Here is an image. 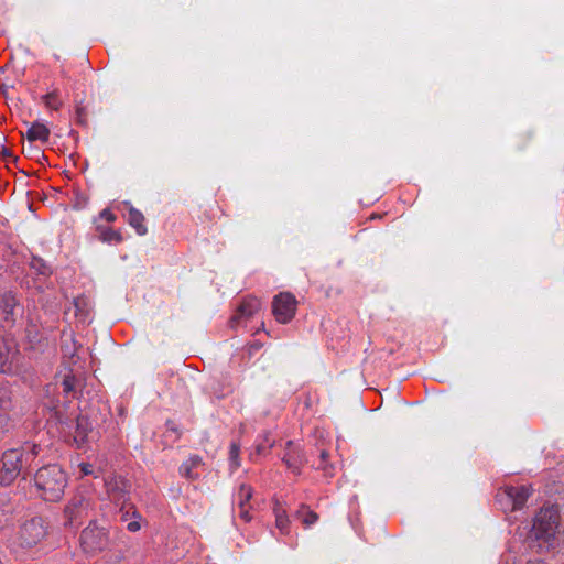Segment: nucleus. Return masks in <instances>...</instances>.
I'll return each instance as SVG.
<instances>
[{
	"label": "nucleus",
	"mask_w": 564,
	"mask_h": 564,
	"mask_svg": "<svg viewBox=\"0 0 564 564\" xmlns=\"http://www.w3.org/2000/svg\"><path fill=\"white\" fill-rule=\"evenodd\" d=\"M34 482L37 490L41 491L43 499L57 501L64 495V490L67 486V477L61 466L52 464L36 471Z\"/></svg>",
	"instance_id": "1"
},
{
	"label": "nucleus",
	"mask_w": 564,
	"mask_h": 564,
	"mask_svg": "<svg viewBox=\"0 0 564 564\" xmlns=\"http://www.w3.org/2000/svg\"><path fill=\"white\" fill-rule=\"evenodd\" d=\"M113 544L115 535L111 532V528L96 520L90 521L79 535L82 551L90 556L110 550Z\"/></svg>",
	"instance_id": "2"
},
{
	"label": "nucleus",
	"mask_w": 564,
	"mask_h": 564,
	"mask_svg": "<svg viewBox=\"0 0 564 564\" xmlns=\"http://www.w3.org/2000/svg\"><path fill=\"white\" fill-rule=\"evenodd\" d=\"M561 532L560 513L554 507L542 508L535 514L529 538L550 542Z\"/></svg>",
	"instance_id": "3"
},
{
	"label": "nucleus",
	"mask_w": 564,
	"mask_h": 564,
	"mask_svg": "<svg viewBox=\"0 0 564 564\" xmlns=\"http://www.w3.org/2000/svg\"><path fill=\"white\" fill-rule=\"evenodd\" d=\"M532 490L529 486H505L496 495L499 508L505 512L522 509Z\"/></svg>",
	"instance_id": "4"
},
{
	"label": "nucleus",
	"mask_w": 564,
	"mask_h": 564,
	"mask_svg": "<svg viewBox=\"0 0 564 564\" xmlns=\"http://www.w3.org/2000/svg\"><path fill=\"white\" fill-rule=\"evenodd\" d=\"M24 451L11 448L2 454L0 468V484L10 486L20 475L23 467Z\"/></svg>",
	"instance_id": "5"
},
{
	"label": "nucleus",
	"mask_w": 564,
	"mask_h": 564,
	"mask_svg": "<svg viewBox=\"0 0 564 564\" xmlns=\"http://www.w3.org/2000/svg\"><path fill=\"white\" fill-rule=\"evenodd\" d=\"M18 534L22 546L32 547L46 536L47 528L42 518L33 517L22 523Z\"/></svg>",
	"instance_id": "6"
},
{
	"label": "nucleus",
	"mask_w": 564,
	"mask_h": 564,
	"mask_svg": "<svg viewBox=\"0 0 564 564\" xmlns=\"http://www.w3.org/2000/svg\"><path fill=\"white\" fill-rule=\"evenodd\" d=\"M297 301L290 292H281L272 301V313L279 323L286 324L295 315Z\"/></svg>",
	"instance_id": "7"
},
{
	"label": "nucleus",
	"mask_w": 564,
	"mask_h": 564,
	"mask_svg": "<svg viewBox=\"0 0 564 564\" xmlns=\"http://www.w3.org/2000/svg\"><path fill=\"white\" fill-rule=\"evenodd\" d=\"M89 510L90 501L82 495L75 496L64 510L66 517L65 525H75L79 520L88 516Z\"/></svg>",
	"instance_id": "8"
},
{
	"label": "nucleus",
	"mask_w": 564,
	"mask_h": 564,
	"mask_svg": "<svg viewBox=\"0 0 564 564\" xmlns=\"http://www.w3.org/2000/svg\"><path fill=\"white\" fill-rule=\"evenodd\" d=\"M107 492L110 499L116 503L124 507L130 500V484L121 478L113 477L106 481Z\"/></svg>",
	"instance_id": "9"
},
{
	"label": "nucleus",
	"mask_w": 564,
	"mask_h": 564,
	"mask_svg": "<svg viewBox=\"0 0 564 564\" xmlns=\"http://www.w3.org/2000/svg\"><path fill=\"white\" fill-rule=\"evenodd\" d=\"M18 356L19 349L13 340L0 339V372H11L18 360Z\"/></svg>",
	"instance_id": "10"
},
{
	"label": "nucleus",
	"mask_w": 564,
	"mask_h": 564,
	"mask_svg": "<svg viewBox=\"0 0 564 564\" xmlns=\"http://www.w3.org/2000/svg\"><path fill=\"white\" fill-rule=\"evenodd\" d=\"M261 307L257 297H246L238 306L237 313L230 318L231 327H235L241 318H250Z\"/></svg>",
	"instance_id": "11"
},
{
	"label": "nucleus",
	"mask_w": 564,
	"mask_h": 564,
	"mask_svg": "<svg viewBox=\"0 0 564 564\" xmlns=\"http://www.w3.org/2000/svg\"><path fill=\"white\" fill-rule=\"evenodd\" d=\"M286 446L289 451L284 455L283 462L285 463L289 469H291L294 474L299 475L301 473L302 466L305 463L302 449L297 446H294V443L292 441H289L286 443Z\"/></svg>",
	"instance_id": "12"
},
{
	"label": "nucleus",
	"mask_w": 564,
	"mask_h": 564,
	"mask_svg": "<svg viewBox=\"0 0 564 564\" xmlns=\"http://www.w3.org/2000/svg\"><path fill=\"white\" fill-rule=\"evenodd\" d=\"M93 431V426L87 417L78 416L76 421V430L74 434V442L78 448H82L89 441V433Z\"/></svg>",
	"instance_id": "13"
},
{
	"label": "nucleus",
	"mask_w": 564,
	"mask_h": 564,
	"mask_svg": "<svg viewBox=\"0 0 564 564\" xmlns=\"http://www.w3.org/2000/svg\"><path fill=\"white\" fill-rule=\"evenodd\" d=\"M26 138L30 143L41 141L43 143L48 141L50 129L40 122H34L26 131Z\"/></svg>",
	"instance_id": "14"
},
{
	"label": "nucleus",
	"mask_w": 564,
	"mask_h": 564,
	"mask_svg": "<svg viewBox=\"0 0 564 564\" xmlns=\"http://www.w3.org/2000/svg\"><path fill=\"white\" fill-rule=\"evenodd\" d=\"M144 220L145 218L143 214L137 208L130 206L128 223L135 229L137 234L140 236L145 235L148 231L147 226L144 225Z\"/></svg>",
	"instance_id": "15"
},
{
	"label": "nucleus",
	"mask_w": 564,
	"mask_h": 564,
	"mask_svg": "<svg viewBox=\"0 0 564 564\" xmlns=\"http://www.w3.org/2000/svg\"><path fill=\"white\" fill-rule=\"evenodd\" d=\"M294 517L299 519L305 528H308L316 523L319 518L318 514L305 503H302L299 507Z\"/></svg>",
	"instance_id": "16"
},
{
	"label": "nucleus",
	"mask_w": 564,
	"mask_h": 564,
	"mask_svg": "<svg viewBox=\"0 0 564 564\" xmlns=\"http://www.w3.org/2000/svg\"><path fill=\"white\" fill-rule=\"evenodd\" d=\"M17 299L11 293H6L0 300V308L7 321L13 319L14 310L17 307Z\"/></svg>",
	"instance_id": "17"
},
{
	"label": "nucleus",
	"mask_w": 564,
	"mask_h": 564,
	"mask_svg": "<svg viewBox=\"0 0 564 564\" xmlns=\"http://www.w3.org/2000/svg\"><path fill=\"white\" fill-rule=\"evenodd\" d=\"M224 215L223 209L217 203H214L204 212V216L202 218V223L206 225L213 224L216 219L220 218Z\"/></svg>",
	"instance_id": "18"
},
{
	"label": "nucleus",
	"mask_w": 564,
	"mask_h": 564,
	"mask_svg": "<svg viewBox=\"0 0 564 564\" xmlns=\"http://www.w3.org/2000/svg\"><path fill=\"white\" fill-rule=\"evenodd\" d=\"M99 238L104 242H116L119 243L122 241V236L119 231L113 230L110 227H99Z\"/></svg>",
	"instance_id": "19"
},
{
	"label": "nucleus",
	"mask_w": 564,
	"mask_h": 564,
	"mask_svg": "<svg viewBox=\"0 0 564 564\" xmlns=\"http://www.w3.org/2000/svg\"><path fill=\"white\" fill-rule=\"evenodd\" d=\"M73 303L75 306L76 315L82 317L83 321L86 319L90 311L89 301L85 296H77L74 299Z\"/></svg>",
	"instance_id": "20"
},
{
	"label": "nucleus",
	"mask_w": 564,
	"mask_h": 564,
	"mask_svg": "<svg viewBox=\"0 0 564 564\" xmlns=\"http://www.w3.org/2000/svg\"><path fill=\"white\" fill-rule=\"evenodd\" d=\"M274 513H275V525H276V528L282 533H288L289 532L290 520H289V517L286 514V511L284 509H281V508L276 507L274 509Z\"/></svg>",
	"instance_id": "21"
},
{
	"label": "nucleus",
	"mask_w": 564,
	"mask_h": 564,
	"mask_svg": "<svg viewBox=\"0 0 564 564\" xmlns=\"http://www.w3.org/2000/svg\"><path fill=\"white\" fill-rule=\"evenodd\" d=\"M43 101L48 109L58 110L63 106L59 99L58 90L54 89L43 96Z\"/></svg>",
	"instance_id": "22"
},
{
	"label": "nucleus",
	"mask_w": 564,
	"mask_h": 564,
	"mask_svg": "<svg viewBox=\"0 0 564 564\" xmlns=\"http://www.w3.org/2000/svg\"><path fill=\"white\" fill-rule=\"evenodd\" d=\"M253 490L251 486L242 484L238 490V507H247L252 498Z\"/></svg>",
	"instance_id": "23"
},
{
	"label": "nucleus",
	"mask_w": 564,
	"mask_h": 564,
	"mask_svg": "<svg viewBox=\"0 0 564 564\" xmlns=\"http://www.w3.org/2000/svg\"><path fill=\"white\" fill-rule=\"evenodd\" d=\"M240 445L236 442H232L229 447V463L231 469L236 470L240 467Z\"/></svg>",
	"instance_id": "24"
},
{
	"label": "nucleus",
	"mask_w": 564,
	"mask_h": 564,
	"mask_svg": "<svg viewBox=\"0 0 564 564\" xmlns=\"http://www.w3.org/2000/svg\"><path fill=\"white\" fill-rule=\"evenodd\" d=\"M11 392L7 387H0V412L6 413L11 408Z\"/></svg>",
	"instance_id": "25"
},
{
	"label": "nucleus",
	"mask_w": 564,
	"mask_h": 564,
	"mask_svg": "<svg viewBox=\"0 0 564 564\" xmlns=\"http://www.w3.org/2000/svg\"><path fill=\"white\" fill-rule=\"evenodd\" d=\"M76 382L77 380L74 375H65L62 381L64 393L69 394L75 392Z\"/></svg>",
	"instance_id": "26"
},
{
	"label": "nucleus",
	"mask_w": 564,
	"mask_h": 564,
	"mask_svg": "<svg viewBox=\"0 0 564 564\" xmlns=\"http://www.w3.org/2000/svg\"><path fill=\"white\" fill-rule=\"evenodd\" d=\"M164 437L166 440H171L172 442H174L181 437V432L178 431V429L174 422L167 421Z\"/></svg>",
	"instance_id": "27"
},
{
	"label": "nucleus",
	"mask_w": 564,
	"mask_h": 564,
	"mask_svg": "<svg viewBox=\"0 0 564 564\" xmlns=\"http://www.w3.org/2000/svg\"><path fill=\"white\" fill-rule=\"evenodd\" d=\"M20 449L24 451L25 462H28L30 457L34 459L40 454L41 447L37 444L26 443Z\"/></svg>",
	"instance_id": "28"
},
{
	"label": "nucleus",
	"mask_w": 564,
	"mask_h": 564,
	"mask_svg": "<svg viewBox=\"0 0 564 564\" xmlns=\"http://www.w3.org/2000/svg\"><path fill=\"white\" fill-rule=\"evenodd\" d=\"M274 442L270 440L269 434H264L263 441L256 446V454L263 455L273 446Z\"/></svg>",
	"instance_id": "29"
},
{
	"label": "nucleus",
	"mask_w": 564,
	"mask_h": 564,
	"mask_svg": "<svg viewBox=\"0 0 564 564\" xmlns=\"http://www.w3.org/2000/svg\"><path fill=\"white\" fill-rule=\"evenodd\" d=\"M12 508L10 505H0V528L8 524L11 520Z\"/></svg>",
	"instance_id": "30"
},
{
	"label": "nucleus",
	"mask_w": 564,
	"mask_h": 564,
	"mask_svg": "<svg viewBox=\"0 0 564 564\" xmlns=\"http://www.w3.org/2000/svg\"><path fill=\"white\" fill-rule=\"evenodd\" d=\"M193 469H194V468L189 465V463H188V462H185V463L181 466L180 471H181V474H182L184 477H186L187 479H189V480H194V479H197V478H198V475H197V474H195V473L193 471Z\"/></svg>",
	"instance_id": "31"
},
{
	"label": "nucleus",
	"mask_w": 564,
	"mask_h": 564,
	"mask_svg": "<svg viewBox=\"0 0 564 564\" xmlns=\"http://www.w3.org/2000/svg\"><path fill=\"white\" fill-rule=\"evenodd\" d=\"M11 422L7 413L0 412V438L10 430Z\"/></svg>",
	"instance_id": "32"
},
{
	"label": "nucleus",
	"mask_w": 564,
	"mask_h": 564,
	"mask_svg": "<svg viewBox=\"0 0 564 564\" xmlns=\"http://www.w3.org/2000/svg\"><path fill=\"white\" fill-rule=\"evenodd\" d=\"M317 469H321L325 477H333L335 475V466L333 464H329L328 460L325 463H318L316 466Z\"/></svg>",
	"instance_id": "33"
},
{
	"label": "nucleus",
	"mask_w": 564,
	"mask_h": 564,
	"mask_svg": "<svg viewBox=\"0 0 564 564\" xmlns=\"http://www.w3.org/2000/svg\"><path fill=\"white\" fill-rule=\"evenodd\" d=\"M76 121L82 126L87 124V112L86 109L82 106L76 107Z\"/></svg>",
	"instance_id": "34"
},
{
	"label": "nucleus",
	"mask_w": 564,
	"mask_h": 564,
	"mask_svg": "<svg viewBox=\"0 0 564 564\" xmlns=\"http://www.w3.org/2000/svg\"><path fill=\"white\" fill-rule=\"evenodd\" d=\"M32 267L35 268L41 274L48 273V268L42 262V260H33Z\"/></svg>",
	"instance_id": "35"
},
{
	"label": "nucleus",
	"mask_w": 564,
	"mask_h": 564,
	"mask_svg": "<svg viewBox=\"0 0 564 564\" xmlns=\"http://www.w3.org/2000/svg\"><path fill=\"white\" fill-rule=\"evenodd\" d=\"M79 470L83 476L93 475L94 474V467L89 463H82L79 464Z\"/></svg>",
	"instance_id": "36"
},
{
	"label": "nucleus",
	"mask_w": 564,
	"mask_h": 564,
	"mask_svg": "<svg viewBox=\"0 0 564 564\" xmlns=\"http://www.w3.org/2000/svg\"><path fill=\"white\" fill-rule=\"evenodd\" d=\"M100 218L105 219L108 223H113L116 220V215L110 209H104L100 213Z\"/></svg>",
	"instance_id": "37"
},
{
	"label": "nucleus",
	"mask_w": 564,
	"mask_h": 564,
	"mask_svg": "<svg viewBox=\"0 0 564 564\" xmlns=\"http://www.w3.org/2000/svg\"><path fill=\"white\" fill-rule=\"evenodd\" d=\"M239 508V517L246 521V522H249L251 520V514L249 512V507H238Z\"/></svg>",
	"instance_id": "38"
},
{
	"label": "nucleus",
	"mask_w": 564,
	"mask_h": 564,
	"mask_svg": "<svg viewBox=\"0 0 564 564\" xmlns=\"http://www.w3.org/2000/svg\"><path fill=\"white\" fill-rule=\"evenodd\" d=\"M187 462L193 468H197L199 465H202V458L199 456H193Z\"/></svg>",
	"instance_id": "39"
},
{
	"label": "nucleus",
	"mask_w": 564,
	"mask_h": 564,
	"mask_svg": "<svg viewBox=\"0 0 564 564\" xmlns=\"http://www.w3.org/2000/svg\"><path fill=\"white\" fill-rule=\"evenodd\" d=\"M318 457H319V463H322V464L325 463L326 460H328L327 449H325V448L319 449Z\"/></svg>",
	"instance_id": "40"
},
{
	"label": "nucleus",
	"mask_w": 564,
	"mask_h": 564,
	"mask_svg": "<svg viewBox=\"0 0 564 564\" xmlns=\"http://www.w3.org/2000/svg\"><path fill=\"white\" fill-rule=\"evenodd\" d=\"M128 529L131 532H135V531H138L140 529V524L138 522H130L128 524Z\"/></svg>",
	"instance_id": "41"
},
{
	"label": "nucleus",
	"mask_w": 564,
	"mask_h": 564,
	"mask_svg": "<svg viewBox=\"0 0 564 564\" xmlns=\"http://www.w3.org/2000/svg\"><path fill=\"white\" fill-rule=\"evenodd\" d=\"M2 154H3V155L11 156V153H10L7 149H3V150H2Z\"/></svg>",
	"instance_id": "42"
},
{
	"label": "nucleus",
	"mask_w": 564,
	"mask_h": 564,
	"mask_svg": "<svg viewBox=\"0 0 564 564\" xmlns=\"http://www.w3.org/2000/svg\"><path fill=\"white\" fill-rule=\"evenodd\" d=\"M61 74H62L63 77H67V73L65 72V69H62Z\"/></svg>",
	"instance_id": "43"
},
{
	"label": "nucleus",
	"mask_w": 564,
	"mask_h": 564,
	"mask_svg": "<svg viewBox=\"0 0 564 564\" xmlns=\"http://www.w3.org/2000/svg\"><path fill=\"white\" fill-rule=\"evenodd\" d=\"M55 58H56L57 61H59V59H61V56H59V55H55Z\"/></svg>",
	"instance_id": "44"
}]
</instances>
